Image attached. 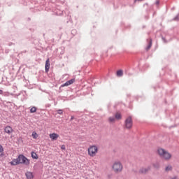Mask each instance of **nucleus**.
<instances>
[{
    "mask_svg": "<svg viewBox=\"0 0 179 179\" xmlns=\"http://www.w3.org/2000/svg\"><path fill=\"white\" fill-rule=\"evenodd\" d=\"M134 122L132 121V117L129 116L124 121V127L126 129H132Z\"/></svg>",
    "mask_w": 179,
    "mask_h": 179,
    "instance_id": "obj_5",
    "label": "nucleus"
},
{
    "mask_svg": "<svg viewBox=\"0 0 179 179\" xmlns=\"http://www.w3.org/2000/svg\"><path fill=\"white\" fill-rule=\"evenodd\" d=\"M173 170V166H171V165H168L166 168H165V171L169 172V171H171Z\"/></svg>",
    "mask_w": 179,
    "mask_h": 179,
    "instance_id": "obj_14",
    "label": "nucleus"
},
{
    "mask_svg": "<svg viewBox=\"0 0 179 179\" xmlns=\"http://www.w3.org/2000/svg\"><path fill=\"white\" fill-rule=\"evenodd\" d=\"M150 171V166H148L147 168H141L139 170L140 174H146V173L149 172Z\"/></svg>",
    "mask_w": 179,
    "mask_h": 179,
    "instance_id": "obj_8",
    "label": "nucleus"
},
{
    "mask_svg": "<svg viewBox=\"0 0 179 179\" xmlns=\"http://www.w3.org/2000/svg\"><path fill=\"white\" fill-rule=\"evenodd\" d=\"M152 48V39L150 40V43L148 47L145 48L146 51H149Z\"/></svg>",
    "mask_w": 179,
    "mask_h": 179,
    "instance_id": "obj_15",
    "label": "nucleus"
},
{
    "mask_svg": "<svg viewBox=\"0 0 179 179\" xmlns=\"http://www.w3.org/2000/svg\"><path fill=\"white\" fill-rule=\"evenodd\" d=\"M49 136L51 139V141H57L59 138V135H58L57 133H52L49 134Z\"/></svg>",
    "mask_w": 179,
    "mask_h": 179,
    "instance_id": "obj_7",
    "label": "nucleus"
},
{
    "mask_svg": "<svg viewBox=\"0 0 179 179\" xmlns=\"http://www.w3.org/2000/svg\"><path fill=\"white\" fill-rule=\"evenodd\" d=\"M124 75V72L122 70H119L117 71V76H122Z\"/></svg>",
    "mask_w": 179,
    "mask_h": 179,
    "instance_id": "obj_17",
    "label": "nucleus"
},
{
    "mask_svg": "<svg viewBox=\"0 0 179 179\" xmlns=\"http://www.w3.org/2000/svg\"><path fill=\"white\" fill-rule=\"evenodd\" d=\"M175 20H177V17H176V18H175Z\"/></svg>",
    "mask_w": 179,
    "mask_h": 179,
    "instance_id": "obj_27",
    "label": "nucleus"
},
{
    "mask_svg": "<svg viewBox=\"0 0 179 179\" xmlns=\"http://www.w3.org/2000/svg\"><path fill=\"white\" fill-rule=\"evenodd\" d=\"M137 1H143V0H135V2H136Z\"/></svg>",
    "mask_w": 179,
    "mask_h": 179,
    "instance_id": "obj_26",
    "label": "nucleus"
},
{
    "mask_svg": "<svg viewBox=\"0 0 179 179\" xmlns=\"http://www.w3.org/2000/svg\"><path fill=\"white\" fill-rule=\"evenodd\" d=\"M115 117H110L109 118H108V122H115Z\"/></svg>",
    "mask_w": 179,
    "mask_h": 179,
    "instance_id": "obj_18",
    "label": "nucleus"
},
{
    "mask_svg": "<svg viewBox=\"0 0 179 179\" xmlns=\"http://www.w3.org/2000/svg\"><path fill=\"white\" fill-rule=\"evenodd\" d=\"M4 132L10 135L13 132V129L10 126H6L4 127Z\"/></svg>",
    "mask_w": 179,
    "mask_h": 179,
    "instance_id": "obj_6",
    "label": "nucleus"
},
{
    "mask_svg": "<svg viewBox=\"0 0 179 179\" xmlns=\"http://www.w3.org/2000/svg\"><path fill=\"white\" fill-rule=\"evenodd\" d=\"M25 176H26L27 179H33V178H34V175L33 174L32 172H30V171H27L25 173Z\"/></svg>",
    "mask_w": 179,
    "mask_h": 179,
    "instance_id": "obj_10",
    "label": "nucleus"
},
{
    "mask_svg": "<svg viewBox=\"0 0 179 179\" xmlns=\"http://www.w3.org/2000/svg\"><path fill=\"white\" fill-rule=\"evenodd\" d=\"M11 166H17V164H25V166H29L30 164V160L27 159L24 155H20L17 158L14 159L10 162Z\"/></svg>",
    "mask_w": 179,
    "mask_h": 179,
    "instance_id": "obj_1",
    "label": "nucleus"
},
{
    "mask_svg": "<svg viewBox=\"0 0 179 179\" xmlns=\"http://www.w3.org/2000/svg\"><path fill=\"white\" fill-rule=\"evenodd\" d=\"M36 111H37V108H36V106H34L30 109V113H36Z\"/></svg>",
    "mask_w": 179,
    "mask_h": 179,
    "instance_id": "obj_19",
    "label": "nucleus"
},
{
    "mask_svg": "<svg viewBox=\"0 0 179 179\" xmlns=\"http://www.w3.org/2000/svg\"><path fill=\"white\" fill-rule=\"evenodd\" d=\"M87 152L90 157H94L99 153V147L96 145H90L88 148Z\"/></svg>",
    "mask_w": 179,
    "mask_h": 179,
    "instance_id": "obj_4",
    "label": "nucleus"
},
{
    "mask_svg": "<svg viewBox=\"0 0 179 179\" xmlns=\"http://www.w3.org/2000/svg\"><path fill=\"white\" fill-rule=\"evenodd\" d=\"M115 118L116 120H122V115H121L120 113L117 112L115 115Z\"/></svg>",
    "mask_w": 179,
    "mask_h": 179,
    "instance_id": "obj_12",
    "label": "nucleus"
},
{
    "mask_svg": "<svg viewBox=\"0 0 179 179\" xmlns=\"http://www.w3.org/2000/svg\"><path fill=\"white\" fill-rule=\"evenodd\" d=\"M50 59H48L45 62V72H48L50 71Z\"/></svg>",
    "mask_w": 179,
    "mask_h": 179,
    "instance_id": "obj_11",
    "label": "nucleus"
},
{
    "mask_svg": "<svg viewBox=\"0 0 179 179\" xmlns=\"http://www.w3.org/2000/svg\"><path fill=\"white\" fill-rule=\"evenodd\" d=\"M159 166L160 165L159 164V163L153 164V167H155V169H159Z\"/></svg>",
    "mask_w": 179,
    "mask_h": 179,
    "instance_id": "obj_20",
    "label": "nucleus"
},
{
    "mask_svg": "<svg viewBox=\"0 0 179 179\" xmlns=\"http://www.w3.org/2000/svg\"><path fill=\"white\" fill-rule=\"evenodd\" d=\"M122 164L119 161H116L113 163L112 165V169L114 173H116V174H118V173H121L122 171Z\"/></svg>",
    "mask_w": 179,
    "mask_h": 179,
    "instance_id": "obj_3",
    "label": "nucleus"
},
{
    "mask_svg": "<svg viewBox=\"0 0 179 179\" xmlns=\"http://www.w3.org/2000/svg\"><path fill=\"white\" fill-rule=\"evenodd\" d=\"M157 153H158L159 157H161L164 160H170V159H171V157H172L171 154H170V152H169V151H167L163 148H159L157 150Z\"/></svg>",
    "mask_w": 179,
    "mask_h": 179,
    "instance_id": "obj_2",
    "label": "nucleus"
},
{
    "mask_svg": "<svg viewBox=\"0 0 179 179\" xmlns=\"http://www.w3.org/2000/svg\"><path fill=\"white\" fill-rule=\"evenodd\" d=\"M0 94H3V91L2 90H0Z\"/></svg>",
    "mask_w": 179,
    "mask_h": 179,
    "instance_id": "obj_24",
    "label": "nucleus"
},
{
    "mask_svg": "<svg viewBox=\"0 0 179 179\" xmlns=\"http://www.w3.org/2000/svg\"><path fill=\"white\" fill-rule=\"evenodd\" d=\"M73 119H74L73 116H71V120L72 121V120H73Z\"/></svg>",
    "mask_w": 179,
    "mask_h": 179,
    "instance_id": "obj_25",
    "label": "nucleus"
},
{
    "mask_svg": "<svg viewBox=\"0 0 179 179\" xmlns=\"http://www.w3.org/2000/svg\"><path fill=\"white\" fill-rule=\"evenodd\" d=\"M61 149H62V150H66V148L65 147V145H62L61 146Z\"/></svg>",
    "mask_w": 179,
    "mask_h": 179,
    "instance_id": "obj_22",
    "label": "nucleus"
},
{
    "mask_svg": "<svg viewBox=\"0 0 179 179\" xmlns=\"http://www.w3.org/2000/svg\"><path fill=\"white\" fill-rule=\"evenodd\" d=\"M31 157L32 159H38V156L37 155V153L34 152H31Z\"/></svg>",
    "mask_w": 179,
    "mask_h": 179,
    "instance_id": "obj_16",
    "label": "nucleus"
},
{
    "mask_svg": "<svg viewBox=\"0 0 179 179\" xmlns=\"http://www.w3.org/2000/svg\"><path fill=\"white\" fill-rule=\"evenodd\" d=\"M73 83H75V78H73L62 85V87H65V86H71V85H73Z\"/></svg>",
    "mask_w": 179,
    "mask_h": 179,
    "instance_id": "obj_9",
    "label": "nucleus"
},
{
    "mask_svg": "<svg viewBox=\"0 0 179 179\" xmlns=\"http://www.w3.org/2000/svg\"><path fill=\"white\" fill-rule=\"evenodd\" d=\"M2 152H3V147L0 145V153H2Z\"/></svg>",
    "mask_w": 179,
    "mask_h": 179,
    "instance_id": "obj_21",
    "label": "nucleus"
},
{
    "mask_svg": "<svg viewBox=\"0 0 179 179\" xmlns=\"http://www.w3.org/2000/svg\"><path fill=\"white\" fill-rule=\"evenodd\" d=\"M31 136L34 139H37V138H38V134H37V132L33 131Z\"/></svg>",
    "mask_w": 179,
    "mask_h": 179,
    "instance_id": "obj_13",
    "label": "nucleus"
},
{
    "mask_svg": "<svg viewBox=\"0 0 179 179\" xmlns=\"http://www.w3.org/2000/svg\"><path fill=\"white\" fill-rule=\"evenodd\" d=\"M57 113H59L60 115L62 114L63 113L62 110H58Z\"/></svg>",
    "mask_w": 179,
    "mask_h": 179,
    "instance_id": "obj_23",
    "label": "nucleus"
}]
</instances>
